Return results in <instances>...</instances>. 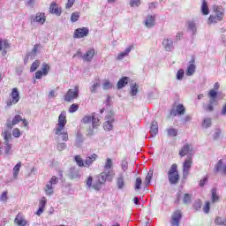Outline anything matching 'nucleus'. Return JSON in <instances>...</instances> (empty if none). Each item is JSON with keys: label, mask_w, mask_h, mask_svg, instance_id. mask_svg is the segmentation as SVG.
Listing matches in <instances>:
<instances>
[{"label": "nucleus", "mask_w": 226, "mask_h": 226, "mask_svg": "<svg viewBox=\"0 0 226 226\" xmlns=\"http://www.w3.org/2000/svg\"><path fill=\"white\" fill-rule=\"evenodd\" d=\"M66 111H62L58 116V123L55 127V134L62 136L63 142H67L68 140V132L64 131V126H66Z\"/></svg>", "instance_id": "1"}, {"label": "nucleus", "mask_w": 226, "mask_h": 226, "mask_svg": "<svg viewBox=\"0 0 226 226\" xmlns=\"http://www.w3.org/2000/svg\"><path fill=\"white\" fill-rule=\"evenodd\" d=\"M218 89H220V83L216 82L214 85V89L209 90L207 94L209 102L205 106V110H207V112H213L215 107L218 105V102H220V98H218Z\"/></svg>", "instance_id": "2"}, {"label": "nucleus", "mask_w": 226, "mask_h": 226, "mask_svg": "<svg viewBox=\"0 0 226 226\" xmlns=\"http://www.w3.org/2000/svg\"><path fill=\"white\" fill-rule=\"evenodd\" d=\"M213 10L214 14L209 16L208 24H218V22H222L225 17V9L221 5H215Z\"/></svg>", "instance_id": "3"}, {"label": "nucleus", "mask_w": 226, "mask_h": 226, "mask_svg": "<svg viewBox=\"0 0 226 226\" xmlns=\"http://www.w3.org/2000/svg\"><path fill=\"white\" fill-rule=\"evenodd\" d=\"M59 183V178L56 176H53L45 185L44 192L48 197H51L54 195V188H56V185Z\"/></svg>", "instance_id": "4"}, {"label": "nucleus", "mask_w": 226, "mask_h": 226, "mask_svg": "<svg viewBox=\"0 0 226 226\" xmlns=\"http://www.w3.org/2000/svg\"><path fill=\"white\" fill-rule=\"evenodd\" d=\"M168 177L170 185H177L179 183V172L177 171V164L174 163L171 165Z\"/></svg>", "instance_id": "5"}, {"label": "nucleus", "mask_w": 226, "mask_h": 226, "mask_svg": "<svg viewBox=\"0 0 226 226\" xmlns=\"http://www.w3.org/2000/svg\"><path fill=\"white\" fill-rule=\"evenodd\" d=\"M192 165H193V157L188 156L183 162V179H187L190 176Z\"/></svg>", "instance_id": "6"}, {"label": "nucleus", "mask_w": 226, "mask_h": 226, "mask_svg": "<svg viewBox=\"0 0 226 226\" xmlns=\"http://www.w3.org/2000/svg\"><path fill=\"white\" fill-rule=\"evenodd\" d=\"M4 153H5V154H8V155H10V154H11V147H12V146H11V143H10V142H11V133L9 132V131H5L4 132Z\"/></svg>", "instance_id": "7"}, {"label": "nucleus", "mask_w": 226, "mask_h": 226, "mask_svg": "<svg viewBox=\"0 0 226 226\" xmlns=\"http://www.w3.org/2000/svg\"><path fill=\"white\" fill-rule=\"evenodd\" d=\"M79 93L80 89L79 86H75L73 88L68 90L67 94L64 95V101L73 102V100H77V98H79Z\"/></svg>", "instance_id": "8"}, {"label": "nucleus", "mask_w": 226, "mask_h": 226, "mask_svg": "<svg viewBox=\"0 0 226 226\" xmlns=\"http://www.w3.org/2000/svg\"><path fill=\"white\" fill-rule=\"evenodd\" d=\"M114 113L110 112L105 117V122L103 124L105 132H112L114 130Z\"/></svg>", "instance_id": "9"}, {"label": "nucleus", "mask_w": 226, "mask_h": 226, "mask_svg": "<svg viewBox=\"0 0 226 226\" xmlns=\"http://www.w3.org/2000/svg\"><path fill=\"white\" fill-rule=\"evenodd\" d=\"M215 172H219L222 176H226V158H222L215 165Z\"/></svg>", "instance_id": "10"}, {"label": "nucleus", "mask_w": 226, "mask_h": 226, "mask_svg": "<svg viewBox=\"0 0 226 226\" xmlns=\"http://www.w3.org/2000/svg\"><path fill=\"white\" fill-rule=\"evenodd\" d=\"M178 154L179 156H181V158L186 156L187 154H189L190 156H193V147L192 146V144H185L179 150Z\"/></svg>", "instance_id": "11"}, {"label": "nucleus", "mask_w": 226, "mask_h": 226, "mask_svg": "<svg viewBox=\"0 0 226 226\" xmlns=\"http://www.w3.org/2000/svg\"><path fill=\"white\" fill-rule=\"evenodd\" d=\"M19 100H20V93H19L18 88H13L11 94V100L7 102L8 107H11V105H16V103H19Z\"/></svg>", "instance_id": "12"}, {"label": "nucleus", "mask_w": 226, "mask_h": 226, "mask_svg": "<svg viewBox=\"0 0 226 226\" xmlns=\"http://www.w3.org/2000/svg\"><path fill=\"white\" fill-rule=\"evenodd\" d=\"M186 112V109L183 104H177L174 106L170 110V116H185Z\"/></svg>", "instance_id": "13"}, {"label": "nucleus", "mask_w": 226, "mask_h": 226, "mask_svg": "<svg viewBox=\"0 0 226 226\" xmlns=\"http://www.w3.org/2000/svg\"><path fill=\"white\" fill-rule=\"evenodd\" d=\"M49 11L52 15H56V17H61V13H63V10L56 2L50 4Z\"/></svg>", "instance_id": "14"}, {"label": "nucleus", "mask_w": 226, "mask_h": 226, "mask_svg": "<svg viewBox=\"0 0 226 226\" xmlns=\"http://www.w3.org/2000/svg\"><path fill=\"white\" fill-rule=\"evenodd\" d=\"M46 20H47V16H45V13L43 12H37L35 16H32V22H36L41 26H43Z\"/></svg>", "instance_id": "15"}, {"label": "nucleus", "mask_w": 226, "mask_h": 226, "mask_svg": "<svg viewBox=\"0 0 226 226\" xmlns=\"http://www.w3.org/2000/svg\"><path fill=\"white\" fill-rule=\"evenodd\" d=\"M144 24L148 29H151V27H154V25L156 24V16L153 14L147 15L144 21Z\"/></svg>", "instance_id": "16"}, {"label": "nucleus", "mask_w": 226, "mask_h": 226, "mask_svg": "<svg viewBox=\"0 0 226 226\" xmlns=\"http://www.w3.org/2000/svg\"><path fill=\"white\" fill-rule=\"evenodd\" d=\"M89 34L87 27L78 28L74 31L73 38H85Z\"/></svg>", "instance_id": "17"}, {"label": "nucleus", "mask_w": 226, "mask_h": 226, "mask_svg": "<svg viewBox=\"0 0 226 226\" xmlns=\"http://www.w3.org/2000/svg\"><path fill=\"white\" fill-rule=\"evenodd\" d=\"M162 47L166 50V52H172L174 49V41L170 38L163 39Z\"/></svg>", "instance_id": "18"}, {"label": "nucleus", "mask_w": 226, "mask_h": 226, "mask_svg": "<svg viewBox=\"0 0 226 226\" xmlns=\"http://www.w3.org/2000/svg\"><path fill=\"white\" fill-rule=\"evenodd\" d=\"M133 49V46L127 47L124 51L118 53L116 56L117 61H123L124 57H128L130 56V52Z\"/></svg>", "instance_id": "19"}, {"label": "nucleus", "mask_w": 226, "mask_h": 226, "mask_svg": "<svg viewBox=\"0 0 226 226\" xmlns=\"http://www.w3.org/2000/svg\"><path fill=\"white\" fill-rule=\"evenodd\" d=\"M20 121H22V116L20 115H16L13 118L12 121H8L6 124L7 128H9L10 130H11V128H13V126H15V124H19V123H20Z\"/></svg>", "instance_id": "20"}, {"label": "nucleus", "mask_w": 226, "mask_h": 226, "mask_svg": "<svg viewBox=\"0 0 226 226\" xmlns=\"http://www.w3.org/2000/svg\"><path fill=\"white\" fill-rule=\"evenodd\" d=\"M98 160V154H92L85 159V167H91L93 165L94 162H96Z\"/></svg>", "instance_id": "21"}, {"label": "nucleus", "mask_w": 226, "mask_h": 226, "mask_svg": "<svg viewBox=\"0 0 226 226\" xmlns=\"http://www.w3.org/2000/svg\"><path fill=\"white\" fill-rule=\"evenodd\" d=\"M181 220V211L177 210L171 219V225L172 226H179V221Z\"/></svg>", "instance_id": "22"}, {"label": "nucleus", "mask_w": 226, "mask_h": 226, "mask_svg": "<svg viewBox=\"0 0 226 226\" xmlns=\"http://www.w3.org/2000/svg\"><path fill=\"white\" fill-rule=\"evenodd\" d=\"M102 85V81L100 79L96 78L94 81H92L90 86V93L95 94L98 92V88Z\"/></svg>", "instance_id": "23"}, {"label": "nucleus", "mask_w": 226, "mask_h": 226, "mask_svg": "<svg viewBox=\"0 0 226 226\" xmlns=\"http://www.w3.org/2000/svg\"><path fill=\"white\" fill-rule=\"evenodd\" d=\"M94 49H88L84 55H83V60L87 63H89L90 61H93V57H94Z\"/></svg>", "instance_id": "24"}, {"label": "nucleus", "mask_w": 226, "mask_h": 226, "mask_svg": "<svg viewBox=\"0 0 226 226\" xmlns=\"http://www.w3.org/2000/svg\"><path fill=\"white\" fill-rule=\"evenodd\" d=\"M63 136L56 135V149L57 151H64L66 149V141L61 142L63 140Z\"/></svg>", "instance_id": "25"}, {"label": "nucleus", "mask_w": 226, "mask_h": 226, "mask_svg": "<svg viewBox=\"0 0 226 226\" xmlns=\"http://www.w3.org/2000/svg\"><path fill=\"white\" fill-rule=\"evenodd\" d=\"M196 66H195V60L192 59V64H190L187 66V69L185 71V74L187 75V77H192V75H193V73H195V70H196Z\"/></svg>", "instance_id": "26"}, {"label": "nucleus", "mask_w": 226, "mask_h": 226, "mask_svg": "<svg viewBox=\"0 0 226 226\" xmlns=\"http://www.w3.org/2000/svg\"><path fill=\"white\" fill-rule=\"evenodd\" d=\"M14 222L16 223V225L19 226H26L27 225V221H26V219L24 218V216H22V215L19 214L15 220Z\"/></svg>", "instance_id": "27"}, {"label": "nucleus", "mask_w": 226, "mask_h": 226, "mask_svg": "<svg viewBox=\"0 0 226 226\" xmlns=\"http://www.w3.org/2000/svg\"><path fill=\"white\" fill-rule=\"evenodd\" d=\"M128 82H130V78L123 77L117 83V89H123V87H124L128 84Z\"/></svg>", "instance_id": "28"}, {"label": "nucleus", "mask_w": 226, "mask_h": 226, "mask_svg": "<svg viewBox=\"0 0 226 226\" xmlns=\"http://www.w3.org/2000/svg\"><path fill=\"white\" fill-rule=\"evenodd\" d=\"M83 142H84V138L82 137V133L78 132L76 134V139L74 141V146L76 147H82Z\"/></svg>", "instance_id": "29"}, {"label": "nucleus", "mask_w": 226, "mask_h": 226, "mask_svg": "<svg viewBox=\"0 0 226 226\" xmlns=\"http://www.w3.org/2000/svg\"><path fill=\"white\" fill-rule=\"evenodd\" d=\"M158 134V122L154 121L152 122L151 127H150V135L151 137H156Z\"/></svg>", "instance_id": "30"}, {"label": "nucleus", "mask_w": 226, "mask_h": 226, "mask_svg": "<svg viewBox=\"0 0 226 226\" xmlns=\"http://www.w3.org/2000/svg\"><path fill=\"white\" fill-rule=\"evenodd\" d=\"M117 186L118 190H123L125 186L124 184V177L123 174H120L118 177H117Z\"/></svg>", "instance_id": "31"}, {"label": "nucleus", "mask_w": 226, "mask_h": 226, "mask_svg": "<svg viewBox=\"0 0 226 226\" xmlns=\"http://www.w3.org/2000/svg\"><path fill=\"white\" fill-rule=\"evenodd\" d=\"M104 174L106 175V177L108 178V181L111 183L113 181L116 173L114 172L113 170H103Z\"/></svg>", "instance_id": "32"}, {"label": "nucleus", "mask_w": 226, "mask_h": 226, "mask_svg": "<svg viewBox=\"0 0 226 226\" xmlns=\"http://www.w3.org/2000/svg\"><path fill=\"white\" fill-rule=\"evenodd\" d=\"M211 200L213 204H215V202H218V200H220V196H218L216 188H213L211 190Z\"/></svg>", "instance_id": "33"}, {"label": "nucleus", "mask_w": 226, "mask_h": 226, "mask_svg": "<svg viewBox=\"0 0 226 226\" xmlns=\"http://www.w3.org/2000/svg\"><path fill=\"white\" fill-rule=\"evenodd\" d=\"M92 124L94 128H96V126H100V116L96 113H93L92 115Z\"/></svg>", "instance_id": "34"}, {"label": "nucleus", "mask_w": 226, "mask_h": 226, "mask_svg": "<svg viewBox=\"0 0 226 226\" xmlns=\"http://www.w3.org/2000/svg\"><path fill=\"white\" fill-rule=\"evenodd\" d=\"M188 31L192 33V34H197V24H195L193 21H189L188 22Z\"/></svg>", "instance_id": "35"}, {"label": "nucleus", "mask_w": 226, "mask_h": 226, "mask_svg": "<svg viewBox=\"0 0 226 226\" xmlns=\"http://www.w3.org/2000/svg\"><path fill=\"white\" fill-rule=\"evenodd\" d=\"M22 167V162H18L13 170H12V172H13V177L14 179H17V177H19V172H20V168Z\"/></svg>", "instance_id": "36"}, {"label": "nucleus", "mask_w": 226, "mask_h": 226, "mask_svg": "<svg viewBox=\"0 0 226 226\" xmlns=\"http://www.w3.org/2000/svg\"><path fill=\"white\" fill-rule=\"evenodd\" d=\"M215 225L226 226V216L224 217L216 216L215 219Z\"/></svg>", "instance_id": "37"}, {"label": "nucleus", "mask_w": 226, "mask_h": 226, "mask_svg": "<svg viewBox=\"0 0 226 226\" xmlns=\"http://www.w3.org/2000/svg\"><path fill=\"white\" fill-rule=\"evenodd\" d=\"M201 12L203 15H209V7L207 6V2H206V0L202 1Z\"/></svg>", "instance_id": "38"}, {"label": "nucleus", "mask_w": 226, "mask_h": 226, "mask_svg": "<svg viewBox=\"0 0 226 226\" xmlns=\"http://www.w3.org/2000/svg\"><path fill=\"white\" fill-rule=\"evenodd\" d=\"M152 179H153V170H150L147 172V177H146L145 181H144L145 186H149V185L151 184Z\"/></svg>", "instance_id": "39"}, {"label": "nucleus", "mask_w": 226, "mask_h": 226, "mask_svg": "<svg viewBox=\"0 0 226 226\" xmlns=\"http://www.w3.org/2000/svg\"><path fill=\"white\" fill-rule=\"evenodd\" d=\"M212 124H213V121L211 120V118L207 117V118L203 119L201 127L204 129H207V128H211Z\"/></svg>", "instance_id": "40"}, {"label": "nucleus", "mask_w": 226, "mask_h": 226, "mask_svg": "<svg viewBox=\"0 0 226 226\" xmlns=\"http://www.w3.org/2000/svg\"><path fill=\"white\" fill-rule=\"evenodd\" d=\"M50 71V66L47 63H43L41 64V72L43 73L44 77H47L49 75V72Z\"/></svg>", "instance_id": "41"}, {"label": "nucleus", "mask_w": 226, "mask_h": 226, "mask_svg": "<svg viewBox=\"0 0 226 226\" xmlns=\"http://www.w3.org/2000/svg\"><path fill=\"white\" fill-rule=\"evenodd\" d=\"M103 186V183L100 180H97L95 183L93 184L92 188L95 190V192H100Z\"/></svg>", "instance_id": "42"}, {"label": "nucleus", "mask_w": 226, "mask_h": 226, "mask_svg": "<svg viewBox=\"0 0 226 226\" xmlns=\"http://www.w3.org/2000/svg\"><path fill=\"white\" fill-rule=\"evenodd\" d=\"M112 165H113L112 159L107 158L104 164L103 170H112Z\"/></svg>", "instance_id": "43"}, {"label": "nucleus", "mask_w": 226, "mask_h": 226, "mask_svg": "<svg viewBox=\"0 0 226 226\" xmlns=\"http://www.w3.org/2000/svg\"><path fill=\"white\" fill-rule=\"evenodd\" d=\"M102 89L104 91H107L109 89H112V84L110 83V81L109 79H104L102 82Z\"/></svg>", "instance_id": "44"}, {"label": "nucleus", "mask_w": 226, "mask_h": 226, "mask_svg": "<svg viewBox=\"0 0 226 226\" xmlns=\"http://www.w3.org/2000/svg\"><path fill=\"white\" fill-rule=\"evenodd\" d=\"M139 93V85L137 84H132L131 86V94L132 96H137V94Z\"/></svg>", "instance_id": "45"}, {"label": "nucleus", "mask_w": 226, "mask_h": 226, "mask_svg": "<svg viewBox=\"0 0 226 226\" xmlns=\"http://www.w3.org/2000/svg\"><path fill=\"white\" fill-rule=\"evenodd\" d=\"M85 183H86L87 188L88 190H91V188H93V177L92 176H88L87 177V179L85 180Z\"/></svg>", "instance_id": "46"}, {"label": "nucleus", "mask_w": 226, "mask_h": 226, "mask_svg": "<svg viewBox=\"0 0 226 226\" xmlns=\"http://www.w3.org/2000/svg\"><path fill=\"white\" fill-rule=\"evenodd\" d=\"M75 162L79 167H86V162H84V160H82V157L80 155L75 156Z\"/></svg>", "instance_id": "47"}, {"label": "nucleus", "mask_w": 226, "mask_h": 226, "mask_svg": "<svg viewBox=\"0 0 226 226\" xmlns=\"http://www.w3.org/2000/svg\"><path fill=\"white\" fill-rule=\"evenodd\" d=\"M192 195L189 193H185L184 198L182 199L185 204H190L192 202Z\"/></svg>", "instance_id": "48"}, {"label": "nucleus", "mask_w": 226, "mask_h": 226, "mask_svg": "<svg viewBox=\"0 0 226 226\" xmlns=\"http://www.w3.org/2000/svg\"><path fill=\"white\" fill-rule=\"evenodd\" d=\"M141 4L140 0H130L129 5L131 8H139V6Z\"/></svg>", "instance_id": "49"}, {"label": "nucleus", "mask_w": 226, "mask_h": 226, "mask_svg": "<svg viewBox=\"0 0 226 226\" xmlns=\"http://www.w3.org/2000/svg\"><path fill=\"white\" fill-rule=\"evenodd\" d=\"M98 180L105 185V183L108 181L107 175H105L104 171H102L99 176H98Z\"/></svg>", "instance_id": "50"}, {"label": "nucleus", "mask_w": 226, "mask_h": 226, "mask_svg": "<svg viewBox=\"0 0 226 226\" xmlns=\"http://www.w3.org/2000/svg\"><path fill=\"white\" fill-rule=\"evenodd\" d=\"M3 49H10V43H8V41L0 39V51L3 50Z\"/></svg>", "instance_id": "51"}, {"label": "nucleus", "mask_w": 226, "mask_h": 226, "mask_svg": "<svg viewBox=\"0 0 226 226\" xmlns=\"http://www.w3.org/2000/svg\"><path fill=\"white\" fill-rule=\"evenodd\" d=\"M80 19V12H72L71 15V21L77 22Z\"/></svg>", "instance_id": "52"}, {"label": "nucleus", "mask_w": 226, "mask_h": 226, "mask_svg": "<svg viewBox=\"0 0 226 226\" xmlns=\"http://www.w3.org/2000/svg\"><path fill=\"white\" fill-rule=\"evenodd\" d=\"M40 66V61L36 60L35 62H34L32 64V66L30 68V72L33 73L34 72H36V70H38V67Z\"/></svg>", "instance_id": "53"}, {"label": "nucleus", "mask_w": 226, "mask_h": 226, "mask_svg": "<svg viewBox=\"0 0 226 226\" xmlns=\"http://www.w3.org/2000/svg\"><path fill=\"white\" fill-rule=\"evenodd\" d=\"M167 132H168V135L170 137H177V130L175 128H169L167 130Z\"/></svg>", "instance_id": "54"}, {"label": "nucleus", "mask_w": 226, "mask_h": 226, "mask_svg": "<svg viewBox=\"0 0 226 226\" xmlns=\"http://www.w3.org/2000/svg\"><path fill=\"white\" fill-rule=\"evenodd\" d=\"M185 78V70L179 69L177 72V80H183Z\"/></svg>", "instance_id": "55"}, {"label": "nucleus", "mask_w": 226, "mask_h": 226, "mask_svg": "<svg viewBox=\"0 0 226 226\" xmlns=\"http://www.w3.org/2000/svg\"><path fill=\"white\" fill-rule=\"evenodd\" d=\"M211 209V202L209 201H206L204 207H203V212L206 214V215H208L209 211Z\"/></svg>", "instance_id": "56"}, {"label": "nucleus", "mask_w": 226, "mask_h": 226, "mask_svg": "<svg viewBox=\"0 0 226 226\" xmlns=\"http://www.w3.org/2000/svg\"><path fill=\"white\" fill-rule=\"evenodd\" d=\"M79 110V104L73 103L69 108L70 114H74V112H77Z\"/></svg>", "instance_id": "57"}, {"label": "nucleus", "mask_w": 226, "mask_h": 226, "mask_svg": "<svg viewBox=\"0 0 226 226\" xmlns=\"http://www.w3.org/2000/svg\"><path fill=\"white\" fill-rule=\"evenodd\" d=\"M142 185V178L137 177L135 181L134 190H140Z\"/></svg>", "instance_id": "58"}, {"label": "nucleus", "mask_w": 226, "mask_h": 226, "mask_svg": "<svg viewBox=\"0 0 226 226\" xmlns=\"http://www.w3.org/2000/svg\"><path fill=\"white\" fill-rule=\"evenodd\" d=\"M20 135H22L20 133V129L19 128H15L12 130V136L15 138V139H19L20 137Z\"/></svg>", "instance_id": "59"}, {"label": "nucleus", "mask_w": 226, "mask_h": 226, "mask_svg": "<svg viewBox=\"0 0 226 226\" xmlns=\"http://www.w3.org/2000/svg\"><path fill=\"white\" fill-rule=\"evenodd\" d=\"M93 121V115L92 116H85L82 119V123L85 124H87L88 123H91Z\"/></svg>", "instance_id": "60"}, {"label": "nucleus", "mask_w": 226, "mask_h": 226, "mask_svg": "<svg viewBox=\"0 0 226 226\" xmlns=\"http://www.w3.org/2000/svg\"><path fill=\"white\" fill-rule=\"evenodd\" d=\"M193 207L196 211H199V209H200V207H202V201H200V200H198L195 201Z\"/></svg>", "instance_id": "61"}, {"label": "nucleus", "mask_w": 226, "mask_h": 226, "mask_svg": "<svg viewBox=\"0 0 226 226\" xmlns=\"http://www.w3.org/2000/svg\"><path fill=\"white\" fill-rule=\"evenodd\" d=\"M45 206H47V198L43 197L39 203V207L45 208Z\"/></svg>", "instance_id": "62"}, {"label": "nucleus", "mask_w": 226, "mask_h": 226, "mask_svg": "<svg viewBox=\"0 0 226 226\" xmlns=\"http://www.w3.org/2000/svg\"><path fill=\"white\" fill-rule=\"evenodd\" d=\"M34 4H36V0H28L26 2L27 8H34Z\"/></svg>", "instance_id": "63"}, {"label": "nucleus", "mask_w": 226, "mask_h": 226, "mask_svg": "<svg viewBox=\"0 0 226 226\" xmlns=\"http://www.w3.org/2000/svg\"><path fill=\"white\" fill-rule=\"evenodd\" d=\"M207 183V177H204L200 180V187L205 186Z\"/></svg>", "instance_id": "64"}]
</instances>
